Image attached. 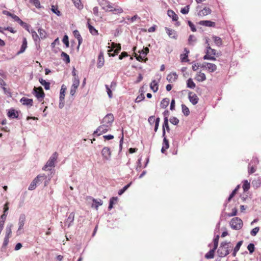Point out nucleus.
<instances>
[{
    "instance_id": "f257e3e1",
    "label": "nucleus",
    "mask_w": 261,
    "mask_h": 261,
    "mask_svg": "<svg viewBox=\"0 0 261 261\" xmlns=\"http://www.w3.org/2000/svg\"><path fill=\"white\" fill-rule=\"evenodd\" d=\"M231 248V246L230 245V242H222L217 250L218 256L220 257L226 256L229 253V251Z\"/></svg>"
},
{
    "instance_id": "f03ea898",
    "label": "nucleus",
    "mask_w": 261,
    "mask_h": 261,
    "mask_svg": "<svg viewBox=\"0 0 261 261\" xmlns=\"http://www.w3.org/2000/svg\"><path fill=\"white\" fill-rule=\"evenodd\" d=\"M230 225L232 229L234 230H240L243 225L242 220L239 217L232 218L230 222Z\"/></svg>"
},
{
    "instance_id": "7ed1b4c3",
    "label": "nucleus",
    "mask_w": 261,
    "mask_h": 261,
    "mask_svg": "<svg viewBox=\"0 0 261 261\" xmlns=\"http://www.w3.org/2000/svg\"><path fill=\"white\" fill-rule=\"evenodd\" d=\"M58 154L57 152H54L50 157L48 161L47 162L45 166L43 167V170H48V167H52L55 166V163L58 158Z\"/></svg>"
},
{
    "instance_id": "20e7f679",
    "label": "nucleus",
    "mask_w": 261,
    "mask_h": 261,
    "mask_svg": "<svg viewBox=\"0 0 261 261\" xmlns=\"http://www.w3.org/2000/svg\"><path fill=\"white\" fill-rule=\"evenodd\" d=\"M216 55V50L212 49L210 46L207 47L206 54L203 57L204 60L215 61L216 60L214 56Z\"/></svg>"
},
{
    "instance_id": "39448f33",
    "label": "nucleus",
    "mask_w": 261,
    "mask_h": 261,
    "mask_svg": "<svg viewBox=\"0 0 261 261\" xmlns=\"http://www.w3.org/2000/svg\"><path fill=\"white\" fill-rule=\"evenodd\" d=\"M110 126L104 123H102V124L99 126L97 129L94 132L93 134H97L98 136H99L101 134L107 132L110 129Z\"/></svg>"
},
{
    "instance_id": "423d86ee",
    "label": "nucleus",
    "mask_w": 261,
    "mask_h": 261,
    "mask_svg": "<svg viewBox=\"0 0 261 261\" xmlns=\"http://www.w3.org/2000/svg\"><path fill=\"white\" fill-rule=\"evenodd\" d=\"M80 85V80L78 76H75L73 77L72 81V84L70 88V94L73 96L74 95L76 89L79 87Z\"/></svg>"
},
{
    "instance_id": "0eeeda50",
    "label": "nucleus",
    "mask_w": 261,
    "mask_h": 261,
    "mask_svg": "<svg viewBox=\"0 0 261 261\" xmlns=\"http://www.w3.org/2000/svg\"><path fill=\"white\" fill-rule=\"evenodd\" d=\"M100 6L106 11H113V7L107 0H101L99 2Z\"/></svg>"
},
{
    "instance_id": "6e6552de",
    "label": "nucleus",
    "mask_w": 261,
    "mask_h": 261,
    "mask_svg": "<svg viewBox=\"0 0 261 261\" xmlns=\"http://www.w3.org/2000/svg\"><path fill=\"white\" fill-rule=\"evenodd\" d=\"M41 177H43L44 179H45L46 178V176L44 174L38 175L31 183L29 187V190H33L35 189L36 185L40 181L39 178Z\"/></svg>"
},
{
    "instance_id": "1a4fd4ad",
    "label": "nucleus",
    "mask_w": 261,
    "mask_h": 261,
    "mask_svg": "<svg viewBox=\"0 0 261 261\" xmlns=\"http://www.w3.org/2000/svg\"><path fill=\"white\" fill-rule=\"evenodd\" d=\"M114 120L113 114H108L103 118L101 123H104L111 127Z\"/></svg>"
},
{
    "instance_id": "9d476101",
    "label": "nucleus",
    "mask_w": 261,
    "mask_h": 261,
    "mask_svg": "<svg viewBox=\"0 0 261 261\" xmlns=\"http://www.w3.org/2000/svg\"><path fill=\"white\" fill-rule=\"evenodd\" d=\"M101 155L103 159L108 160L111 156V151L110 148L108 147H105L101 150Z\"/></svg>"
},
{
    "instance_id": "9b49d317",
    "label": "nucleus",
    "mask_w": 261,
    "mask_h": 261,
    "mask_svg": "<svg viewBox=\"0 0 261 261\" xmlns=\"http://www.w3.org/2000/svg\"><path fill=\"white\" fill-rule=\"evenodd\" d=\"M160 121V118H155L154 116H151L148 118V122L150 124H152L155 123L154 131L156 132L158 129L159 126V123Z\"/></svg>"
},
{
    "instance_id": "f8f14e48",
    "label": "nucleus",
    "mask_w": 261,
    "mask_h": 261,
    "mask_svg": "<svg viewBox=\"0 0 261 261\" xmlns=\"http://www.w3.org/2000/svg\"><path fill=\"white\" fill-rule=\"evenodd\" d=\"M188 98L190 101L194 105L197 104L199 100L197 95L192 92H189Z\"/></svg>"
},
{
    "instance_id": "ddd939ff",
    "label": "nucleus",
    "mask_w": 261,
    "mask_h": 261,
    "mask_svg": "<svg viewBox=\"0 0 261 261\" xmlns=\"http://www.w3.org/2000/svg\"><path fill=\"white\" fill-rule=\"evenodd\" d=\"M202 67L206 68L210 72H214L217 70V66L213 63L205 62L203 64Z\"/></svg>"
},
{
    "instance_id": "4468645a",
    "label": "nucleus",
    "mask_w": 261,
    "mask_h": 261,
    "mask_svg": "<svg viewBox=\"0 0 261 261\" xmlns=\"http://www.w3.org/2000/svg\"><path fill=\"white\" fill-rule=\"evenodd\" d=\"M34 90L35 92V96L37 98H44L45 96V94L43 92V89L42 87H39L38 88L34 87Z\"/></svg>"
},
{
    "instance_id": "2eb2a0df",
    "label": "nucleus",
    "mask_w": 261,
    "mask_h": 261,
    "mask_svg": "<svg viewBox=\"0 0 261 261\" xmlns=\"http://www.w3.org/2000/svg\"><path fill=\"white\" fill-rule=\"evenodd\" d=\"M165 30L166 31L167 34L169 36V37L171 38H173L174 39H176L177 38V35L176 31L173 29L168 28L167 27L165 28Z\"/></svg>"
},
{
    "instance_id": "dca6fc26",
    "label": "nucleus",
    "mask_w": 261,
    "mask_h": 261,
    "mask_svg": "<svg viewBox=\"0 0 261 261\" xmlns=\"http://www.w3.org/2000/svg\"><path fill=\"white\" fill-rule=\"evenodd\" d=\"M105 60L103 53L102 51H100L98 55V61L97 63V66L98 68H101L104 65Z\"/></svg>"
},
{
    "instance_id": "f3484780",
    "label": "nucleus",
    "mask_w": 261,
    "mask_h": 261,
    "mask_svg": "<svg viewBox=\"0 0 261 261\" xmlns=\"http://www.w3.org/2000/svg\"><path fill=\"white\" fill-rule=\"evenodd\" d=\"M212 13V10L208 7H204L203 9L199 11L198 14L199 16H204L210 14Z\"/></svg>"
},
{
    "instance_id": "a211bd4d",
    "label": "nucleus",
    "mask_w": 261,
    "mask_h": 261,
    "mask_svg": "<svg viewBox=\"0 0 261 261\" xmlns=\"http://www.w3.org/2000/svg\"><path fill=\"white\" fill-rule=\"evenodd\" d=\"M121 47L120 44H118L117 46L115 47L114 50V53L112 54L111 52L113 51V49H110L108 50V55L109 57H114L117 55L121 50Z\"/></svg>"
},
{
    "instance_id": "6ab92c4d",
    "label": "nucleus",
    "mask_w": 261,
    "mask_h": 261,
    "mask_svg": "<svg viewBox=\"0 0 261 261\" xmlns=\"http://www.w3.org/2000/svg\"><path fill=\"white\" fill-rule=\"evenodd\" d=\"M165 128L167 132H169L170 128L168 124V118L167 117H165L164 119V123L163 125V137L165 136Z\"/></svg>"
},
{
    "instance_id": "aec40b11",
    "label": "nucleus",
    "mask_w": 261,
    "mask_h": 261,
    "mask_svg": "<svg viewBox=\"0 0 261 261\" xmlns=\"http://www.w3.org/2000/svg\"><path fill=\"white\" fill-rule=\"evenodd\" d=\"M178 75L175 73H171L169 74L167 76V81L170 83H173L176 81L177 79Z\"/></svg>"
},
{
    "instance_id": "412c9836",
    "label": "nucleus",
    "mask_w": 261,
    "mask_h": 261,
    "mask_svg": "<svg viewBox=\"0 0 261 261\" xmlns=\"http://www.w3.org/2000/svg\"><path fill=\"white\" fill-rule=\"evenodd\" d=\"M195 79L198 82H203L206 80L205 74L201 71L197 73Z\"/></svg>"
},
{
    "instance_id": "4be33fe9",
    "label": "nucleus",
    "mask_w": 261,
    "mask_h": 261,
    "mask_svg": "<svg viewBox=\"0 0 261 261\" xmlns=\"http://www.w3.org/2000/svg\"><path fill=\"white\" fill-rule=\"evenodd\" d=\"M199 24L205 27H215V22L210 20H201L199 22Z\"/></svg>"
},
{
    "instance_id": "5701e85b",
    "label": "nucleus",
    "mask_w": 261,
    "mask_h": 261,
    "mask_svg": "<svg viewBox=\"0 0 261 261\" xmlns=\"http://www.w3.org/2000/svg\"><path fill=\"white\" fill-rule=\"evenodd\" d=\"M90 19H88V22H87V25L88 28L89 29V30L90 32V33L93 35H98V32L97 30H96L90 23Z\"/></svg>"
},
{
    "instance_id": "b1692460",
    "label": "nucleus",
    "mask_w": 261,
    "mask_h": 261,
    "mask_svg": "<svg viewBox=\"0 0 261 261\" xmlns=\"http://www.w3.org/2000/svg\"><path fill=\"white\" fill-rule=\"evenodd\" d=\"M20 101L23 105L29 106L30 107L33 106V99H29L26 97H22L21 98Z\"/></svg>"
},
{
    "instance_id": "393cba45",
    "label": "nucleus",
    "mask_w": 261,
    "mask_h": 261,
    "mask_svg": "<svg viewBox=\"0 0 261 261\" xmlns=\"http://www.w3.org/2000/svg\"><path fill=\"white\" fill-rule=\"evenodd\" d=\"M28 42L25 38H23L22 44L21 45L20 50L17 53V54H20L23 53L27 48Z\"/></svg>"
},
{
    "instance_id": "a878e982",
    "label": "nucleus",
    "mask_w": 261,
    "mask_h": 261,
    "mask_svg": "<svg viewBox=\"0 0 261 261\" xmlns=\"http://www.w3.org/2000/svg\"><path fill=\"white\" fill-rule=\"evenodd\" d=\"M73 33V35H74V36L75 37V38H76L78 40V43H79L78 47H79L80 46V45L81 44V43H82V41H83L82 37L81 36L79 31L77 30L74 31Z\"/></svg>"
},
{
    "instance_id": "bb28decb",
    "label": "nucleus",
    "mask_w": 261,
    "mask_h": 261,
    "mask_svg": "<svg viewBox=\"0 0 261 261\" xmlns=\"http://www.w3.org/2000/svg\"><path fill=\"white\" fill-rule=\"evenodd\" d=\"M167 14L168 16L172 18L173 21H177L178 19V17L177 14L172 10H169L167 11Z\"/></svg>"
},
{
    "instance_id": "cd10ccee",
    "label": "nucleus",
    "mask_w": 261,
    "mask_h": 261,
    "mask_svg": "<svg viewBox=\"0 0 261 261\" xmlns=\"http://www.w3.org/2000/svg\"><path fill=\"white\" fill-rule=\"evenodd\" d=\"M169 147V141L167 139V138L165 137V136L164 137V140H163V146L161 149V151L163 153H164Z\"/></svg>"
},
{
    "instance_id": "c85d7f7f",
    "label": "nucleus",
    "mask_w": 261,
    "mask_h": 261,
    "mask_svg": "<svg viewBox=\"0 0 261 261\" xmlns=\"http://www.w3.org/2000/svg\"><path fill=\"white\" fill-rule=\"evenodd\" d=\"M212 39L217 46H221L222 45L223 41L220 37L216 36H213L212 37Z\"/></svg>"
},
{
    "instance_id": "c756f323",
    "label": "nucleus",
    "mask_w": 261,
    "mask_h": 261,
    "mask_svg": "<svg viewBox=\"0 0 261 261\" xmlns=\"http://www.w3.org/2000/svg\"><path fill=\"white\" fill-rule=\"evenodd\" d=\"M150 88L154 92H156L159 89L158 83L155 80H153L150 84Z\"/></svg>"
},
{
    "instance_id": "7c9ffc66",
    "label": "nucleus",
    "mask_w": 261,
    "mask_h": 261,
    "mask_svg": "<svg viewBox=\"0 0 261 261\" xmlns=\"http://www.w3.org/2000/svg\"><path fill=\"white\" fill-rule=\"evenodd\" d=\"M66 90V87L64 85H62L61 87V89L60 90V100L61 102L64 101L65 96V92Z\"/></svg>"
},
{
    "instance_id": "2f4dec72",
    "label": "nucleus",
    "mask_w": 261,
    "mask_h": 261,
    "mask_svg": "<svg viewBox=\"0 0 261 261\" xmlns=\"http://www.w3.org/2000/svg\"><path fill=\"white\" fill-rule=\"evenodd\" d=\"M243 241H240L238 242L237 244L236 245V247L234 248L233 250V252L232 254L233 256L234 257L236 256L237 253L240 250L241 246L243 244Z\"/></svg>"
},
{
    "instance_id": "473e14b6",
    "label": "nucleus",
    "mask_w": 261,
    "mask_h": 261,
    "mask_svg": "<svg viewBox=\"0 0 261 261\" xmlns=\"http://www.w3.org/2000/svg\"><path fill=\"white\" fill-rule=\"evenodd\" d=\"M92 201L93 202V203L92 204V207H95L96 210H97L99 206L101 205L103 203L101 200L99 199L98 200L94 198H93Z\"/></svg>"
},
{
    "instance_id": "72a5a7b5",
    "label": "nucleus",
    "mask_w": 261,
    "mask_h": 261,
    "mask_svg": "<svg viewBox=\"0 0 261 261\" xmlns=\"http://www.w3.org/2000/svg\"><path fill=\"white\" fill-rule=\"evenodd\" d=\"M217 249H214V247L211 250H210L205 255V257L206 259H211L214 257V254L215 251Z\"/></svg>"
},
{
    "instance_id": "f704fd0d",
    "label": "nucleus",
    "mask_w": 261,
    "mask_h": 261,
    "mask_svg": "<svg viewBox=\"0 0 261 261\" xmlns=\"http://www.w3.org/2000/svg\"><path fill=\"white\" fill-rule=\"evenodd\" d=\"M25 220V218L24 216H21L20 217L19 219V223H18L19 227H18V231L20 230L21 229H22L23 228V226L24 225Z\"/></svg>"
},
{
    "instance_id": "c9c22d12",
    "label": "nucleus",
    "mask_w": 261,
    "mask_h": 261,
    "mask_svg": "<svg viewBox=\"0 0 261 261\" xmlns=\"http://www.w3.org/2000/svg\"><path fill=\"white\" fill-rule=\"evenodd\" d=\"M8 116L12 118H16L18 117V114L17 112L15 111V110L12 109L8 112Z\"/></svg>"
},
{
    "instance_id": "e433bc0d",
    "label": "nucleus",
    "mask_w": 261,
    "mask_h": 261,
    "mask_svg": "<svg viewBox=\"0 0 261 261\" xmlns=\"http://www.w3.org/2000/svg\"><path fill=\"white\" fill-rule=\"evenodd\" d=\"M40 83L44 86V88L46 90H48L50 88V83L48 82H46L45 80L43 79H40L39 80Z\"/></svg>"
},
{
    "instance_id": "4c0bfd02",
    "label": "nucleus",
    "mask_w": 261,
    "mask_h": 261,
    "mask_svg": "<svg viewBox=\"0 0 261 261\" xmlns=\"http://www.w3.org/2000/svg\"><path fill=\"white\" fill-rule=\"evenodd\" d=\"M28 32L32 34V38L34 41L37 42L39 41V37L37 33L36 32V31L31 30V31L29 30V31Z\"/></svg>"
},
{
    "instance_id": "58836bf2",
    "label": "nucleus",
    "mask_w": 261,
    "mask_h": 261,
    "mask_svg": "<svg viewBox=\"0 0 261 261\" xmlns=\"http://www.w3.org/2000/svg\"><path fill=\"white\" fill-rule=\"evenodd\" d=\"M187 86L188 88L191 89H194L196 87V85L194 82L193 81V80L191 78L189 79L187 81Z\"/></svg>"
},
{
    "instance_id": "ea45409f",
    "label": "nucleus",
    "mask_w": 261,
    "mask_h": 261,
    "mask_svg": "<svg viewBox=\"0 0 261 261\" xmlns=\"http://www.w3.org/2000/svg\"><path fill=\"white\" fill-rule=\"evenodd\" d=\"M169 99L167 98H164L161 102L160 106L161 108L165 109L169 105Z\"/></svg>"
},
{
    "instance_id": "a19ab883",
    "label": "nucleus",
    "mask_w": 261,
    "mask_h": 261,
    "mask_svg": "<svg viewBox=\"0 0 261 261\" xmlns=\"http://www.w3.org/2000/svg\"><path fill=\"white\" fill-rule=\"evenodd\" d=\"M240 188V185H238L236 188L232 191V193L229 195L228 198V201L230 202L231 199L234 196L237 192H238V190Z\"/></svg>"
},
{
    "instance_id": "79ce46f5",
    "label": "nucleus",
    "mask_w": 261,
    "mask_h": 261,
    "mask_svg": "<svg viewBox=\"0 0 261 261\" xmlns=\"http://www.w3.org/2000/svg\"><path fill=\"white\" fill-rule=\"evenodd\" d=\"M250 182L248 181L247 180H245L243 181V189L244 190V192H247L248 191V190L250 189Z\"/></svg>"
},
{
    "instance_id": "37998d69",
    "label": "nucleus",
    "mask_w": 261,
    "mask_h": 261,
    "mask_svg": "<svg viewBox=\"0 0 261 261\" xmlns=\"http://www.w3.org/2000/svg\"><path fill=\"white\" fill-rule=\"evenodd\" d=\"M74 219V213L73 212L71 213L67 219V222L69 223L68 227L70 226L71 224L73 222Z\"/></svg>"
},
{
    "instance_id": "c03bdc74",
    "label": "nucleus",
    "mask_w": 261,
    "mask_h": 261,
    "mask_svg": "<svg viewBox=\"0 0 261 261\" xmlns=\"http://www.w3.org/2000/svg\"><path fill=\"white\" fill-rule=\"evenodd\" d=\"M61 57L62 58L63 60L66 63H69L70 62V58L69 56L67 55L65 52H62L61 53Z\"/></svg>"
},
{
    "instance_id": "a18cd8bd",
    "label": "nucleus",
    "mask_w": 261,
    "mask_h": 261,
    "mask_svg": "<svg viewBox=\"0 0 261 261\" xmlns=\"http://www.w3.org/2000/svg\"><path fill=\"white\" fill-rule=\"evenodd\" d=\"M38 32L39 33L40 37L43 39L46 38V32L42 29L39 28L38 30Z\"/></svg>"
},
{
    "instance_id": "49530a36",
    "label": "nucleus",
    "mask_w": 261,
    "mask_h": 261,
    "mask_svg": "<svg viewBox=\"0 0 261 261\" xmlns=\"http://www.w3.org/2000/svg\"><path fill=\"white\" fill-rule=\"evenodd\" d=\"M181 108L182 111L185 115L187 116H188L190 114V111L189 108L185 105H182Z\"/></svg>"
},
{
    "instance_id": "de8ad7c7",
    "label": "nucleus",
    "mask_w": 261,
    "mask_h": 261,
    "mask_svg": "<svg viewBox=\"0 0 261 261\" xmlns=\"http://www.w3.org/2000/svg\"><path fill=\"white\" fill-rule=\"evenodd\" d=\"M149 52V48L147 47L143 48V49L139 51V53L142 55V57H145Z\"/></svg>"
},
{
    "instance_id": "09e8293b",
    "label": "nucleus",
    "mask_w": 261,
    "mask_h": 261,
    "mask_svg": "<svg viewBox=\"0 0 261 261\" xmlns=\"http://www.w3.org/2000/svg\"><path fill=\"white\" fill-rule=\"evenodd\" d=\"M117 201V197H113L112 198L110 199V204L109 206V208L110 210L111 209L113 206V204Z\"/></svg>"
},
{
    "instance_id": "8fccbe9b",
    "label": "nucleus",
    "mask_w": 261,
    "mask_h": 261,
    "mask_svg": "<svg viewBox=\"0 0 261 261\" xmlns=\"http://www.w3.org/2000/svg\"><path fill=\"white\" fill-rule=\"evenodd\" d=\"M219 236L217 235L216 237L214 239L213 242H214V249H217L218 246V243H219Z\"/></svg>"
},
{
    "instance_id": "3c124183",
    "label": "nucleus",
    "mask_w": 261,
    "mask_h": 261,
    "mask_svg": "<svg viewBox=\"0 0 261 261\" xmlns=\"http://www.w3.org/2000/svg\"><path fill=\"white\" fill-rule=\"evenodd\" d=\"M17 22L24 27L28 31H29V27L27 23L22 21L20 19H19Z\"/></svg>"
},
{
    "instance_id": "603ef678",
    "label": "nucleus",
    "mask_w": 261,
    "mask_h": 261,
    "mask_svg": "<svg viewBox=\"0 0 261 261\" xmlns=\"http://www.w3.org/2000/svg\"><path fill=\"white\" fill-rule=\"evenodd\" d=\"M145 98V96H144V95L143 93H141L139 95H138L137 96V97L136 98V100H135V102H139L141 101H142L143 100H144Z\"/></svg>"
},
{
    "instance_id": "864d4df0",
    "label": "nucleus",
    "mask_w": 261,
    "mask_h": 261,
    "mask_svg": "<svg viewBox=\"0 0 261 261\" xmlns=\"http://www.w3.org/2000/svg\"><path fill=\"white\" fill-rule=\"evenodd\" d=\"M30 2L33 4L36 8H40V3L39 0H30Z\"/></svg>"
},
{
    "instance_id": "5fc2aeb1",
    "label": "nucleus",
    "mask_w": 261,
    "mask_h": 261,
    "mask_svg": "<svg viewBox=\"0 0 261 261\" xmlns=\"http://www.w3.org/2000/svg\"><path fill=\"white\" fill-rule=\"evenodd\" d=\"M170 122L174 125H177L179 123V120L175 117H172L170 118Z\"/></svg>"
},
{
    "instance_id": "6e6d98bb",
    "label": "nucleus",
    "mask_w": 261,
    "mask_h": 261,
    "mask_svg": "<svg viewBox=\"0 0 261 261\" xmlns=\"http://www.w3.org/2000/svg\"><path fill=\"white\" fill-rule=\"evenodd\" d=\"M196 38L194 35H190L189 39H188V41H189V44H192L193 43L196 42Z\"/></svg>"
},
{
    "instance_id": "4d7b16f0",
    "label": "nucleus",
    "mask_w": 261,
    "mask_h": 261,
    "mask_svg": "<svg viewBox=\"0 0 261 261\" xmlns=\"http://www.w3.org/2000/svg\"><path fill=\"white\" fill-rule=\"evenodd\" d=\"M254 245L253 244L250 243L247 246V249L250 253H252L254 251Z\"/></svg>"
},
{
    "instance_id": "13d9d810",
    "label": "nucleus",
    "mask_w": 261,
    "mask_h": 261,
    "mask_svg": "<svg viewBox=\"0 0 261 261\" xmlns=\"http://www.w3.org/2000/svg\"><path fill=\"white\" fill-rule=\"evenodd\" d=\"M189 11V5L182 8L180 10V12L184 14L188 13Z\"/></svg>"
},
{
    "instance_id": "bf43d9fd",
    "label": "nucleus",
    "mask_w": 261,
    "mask_h": 261,
    "mask_svg": "<svg viewBox=\"0 0 261 261\" xmlns=\"http://www.w3.org/2000/svg\"><path fill=\"white\" fill-rule=\"evenodd\" d=\"M259 228L258 227H255L251 231V232H250L251 235L252 236H255L257 234V233L259 231Z\"/></svg>"
},
{
    "instance_id": "052dcab7",
    "label": "nucleus",
    "mask_w": 261,
    "mask_h": 261,
    "mask_svg": "<svg viewBox=\"0 0 261 261\" xmlns=\"http://www.w3.org/2000/svg\"><path fill=\"white\" fill-rule=\"evenodd\" d=\"M180 60L182 62H186L188 61V55L187 54H182L180 55Z\"/></svg>"
},
{
    "instance_id": "680f3d73",
    "label": "nucleus",
    "mask_w": 261,
    "mask_h": 261,
    "mask_svg": "<svg viewBox=\"0 0 261 261\" xmlns=\"http://www.w3.org/2000/svg\"><path fill=\"white\" fill-rule=\"evenodd\" d=\"M63 42L66 45V47H69V43L68 41V37L67 35H65L63 38Z\"/></svg>"
},
{
    "instance_id": "e2e57ef3",
    "label": "nucleus",
    "mask_w": 261,
    "mask_h": 261,
    "mask_svg": "<svg viewBox=\"0 0 261 261\" xmlns=\"http://www.w3.org/2000/svg\"><path fill=\"white\" fill-rule=\"evenodd\" d=\"M238 213L237 209L236 208H234L232 210V213H229L228 214V216L229 217H232L236 216Z\"/></svg>"
},
{
    "instance_id": "0e129e2a",
    "label": "nucleus",
    "mask_w": 261,
    "mask_h": 261,
    "mask_svg": "<svg viewBox=\"0 0 261 261\" xmlns=\"http://www.w3.org/2000/svg\"><path fill=\"white\" fill-rule=\"evenodd\" d=\"M106 88L107 89V92L109 95V97L110 98H111L112 97V92L111 90L110 89V88L107 85H106Z\"/></svg>"
},
{
    "instance_id": "69168bd1",
    "label": "nucleus",
    "mask_w": 261,
    "mask_h": 261,
    "mask_svg": "<svg viewBox=\"0 0 261 261\" xmlns=\"http://www.w3.org/2000/svg\"><path fill=\"white\" fill-rule=\"evenodd\" d=\"M188 24H189V27H190L192 31L195 32L196 31L195 25L191 21H188Z\"/></svg>"
},
{
    "instance_id": "338daca9",
    "label": "nucleus",
    "mask_w": 261,
    "mask_h": 261,
    "mask_svg": "<svg viewBox=\"0 0 261 261\" xmlns=\"http://www.w3.org/2000/svg\"><path fill=\"white\" fill-rule=\"evenodd\" d=\"M248 172L250 174L254 173L256 171V169L253 166H249Z\"/></svg>"
},
{
    "instance_id": "774afa93",
    "label": "nucleus",
    "mask_w": 261,
    "mask_h": 261,
    "mask_svg": "<svg viewBox=\"0 0 261 261\" xmlns=\"http://www.w3.org/2000/svg\"><path fill=\"white\" fill-rule=\"evenodd\" d=\"M128 56V54L126 52L123 51L119 56V59L122 60L123 58Z\"/></svg>"
}]
</instances>
